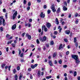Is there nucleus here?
Returning a JSON list of instances; mask_svg holds the SVG:
<instances>
[{
	"label": "nucleus",
	"instance_id": "35",
	"mask_svg": "<svg viewBox=\"0 0 80 80\" xmlns=\"http://www.w3.org/2000/svg\"><path fill=\"white\" fill-rule=\"evenodd\" d=\"M50 12H51V10H48V14H49L50 13Z\"/></svg>",
	"mask_w": 80,
	"mask_h": 80
},
{
	"label": "nucleus",
	"instance_id": "53",
	"mask_svg": "<svg viewBox=\"0 0 80 80\" xmlns=\"http://www.w3.org/2000/svg\"><path fill=\"white\" fill-rule=\"evenodd\" d=\"M62 28H60L59 29V32H60V33L61 32V31H62Z\"/></svg>",
	"mask_w": 80,
	"mask_h": 80
},
{
	"label": "nucleus",
	"instance_id": "63",
	"mask_svg": "<svg viewBox=\"0 0 80 80\" xmlns=\"http://www.w3.org/2000/svg\"><path fill=\"white\" fill-rule=\"evenodd\" d=\"M77 79L78 80H80V77L79 76V77H78Z\"/></svg>",
	"mask_w": 80,
	"mask_h": 80
},
{
	"label": "nucleus",
	"instance_id": "9",
	"mask_svg": "<svg viewBox=\"0 0 80 80\" xmlns=\"http://www.w3.org/2000/svg\"><path fill=\"white\" fill-rule=\"evenodd\" d=\"M16 27H17V26L16 25V24H14V25H13L12 27V29L13 30H15V29L16 28Z\"/></svg>",
	"mask_w": 80,
	"mask_h": 80
},
{
	"label": "nucleus",
	"instance_id": "46",
	"mask_svg": "<svg viewBox=\"0 0 80 80\" xmlns=\"http://www.w3.org/2000/svg\"><path fill=\"white\" fill-rule=\"evenodd\" d=\"M3 18V16H1L0 17V20H2Z\"/></svg>",
	"mask_w": 80,
	"mask_h": 80
},
{
	"label": "nucleus",
	"instance_id": "39",
	"mask_svg": "<svg viewBox=\"0 0 80 80\" xmlns=\"http://www.w3.org/2000/svg\"><path fill=\"white\" fill-rule=\"evenodd\" d=\"M43 8H44L45 9L46 8H47V6L46 5H44L43 6Z\"/></svg>",
	"mask_w": 80,
	"mask_h": 80
},
{
	"label": "nucleus",
	"instance_id": "21",
	"mask_svg": "<svg viewBox=\"0 0 80 80\" xmlns=\"http://www.w3.org/2000/svg\"><path fill=\"white\" fill-rule=\"evenodd\" d=\"M52 78V76H47L46 77L47 79H49Z\"/></svg>",
	"mask_w": 80,
	"mask_h": 80
},
{
	"label": "nucleus",
	"instance_id": "43",
	"mask_svg": "<svg viewBox=\"0 0 80 80\" xmlns=\"http://www.w3.org/2000/svg\"><path fill=\"white\" fill-rule=\"evenodd\" d=\"M10 35L9 34H7L6 35V37L7 38H8V37H9Z\"/></svg>",
	"mask_w": 80,
	"mask_h": 80
},
{
	"label": "nucleus",
	"instance_id": "47",
	"mask_svg": "<svg viewBox=\"0 0 80 80\" xmlns=\"http://www.w3.org/2000/svg\"><path fill=\"white\" fill-rule=\"evenodd\" d=\"M28 27H31V24L28 23Z\"/></svg>",
	"mask_w": 80,
	"mask_h": 80
},
{
	"label": "nucleus",
	"instance_id": "37",
	"mask_svg": "<svg viewBox=\"0 0 80 80\" xmlns=\"http://www.w3.org/2000/svg\"><path fill=\"white\" fill-rule=\"evenodd\" d=\"M78 20L77 19V20H76V24H78Z\"/></svg>",
	"mask_w": 80,
	"mask_h": 80
},
{
	"label": "nucleus",
	"instance_id": "41",
	"mask_svg": "<svg viewBox=\"0 0 80 80\" xmlns=\"http://www.w3.org/2000/svg\"><path fill=\"white\" fill-rule=\"evenodd\" d=\"M10 68H11V66H9L8 67L9 71H10Z\"/></svg>",
	"mask_w": 80,
	"mask_h": 80
},
{
	"label": "nucleus",
	"instance_id": "22",
	"mask_svg": "<svg viewBox=\"0 0 80 80\" xmlns=\"http://www.w3.org/2000/svg\"><path fill=\"white\" fill-rule=\"evenodd\" d=\"M23 77V75L22 74H20L19 76V80H21L22 77Z\"/></svg>",
	"mask_w": 80,
	"mask_h": 80
},
{
	"label": "nucleus",
	"instance_id": "3",
	"mask_svg": "<svg viewBox=\"0 0 80 80\" xmlns=\"http://www.w3.org/2000/svg\"><path fill=\"white\" fill-rule=\"evenodd\" d=\"M17 11H16L13 14V16L12 17V19L13 20H14V19L15 18V17H17Z\"/></svg>",
	"mask_w": 80,
	"mask_h": 80
},
{
	"label": "nucleus",
	"instance_id": "40",
	"mask_svg": "<svg viewBox=\"0 0 80 80\" xmlns=\"http://www.w3.org/2000/svg\"><path fill=\"white\" fill-rule=\"evenodd\" d=\"M63 67V68H67V65H64Z\"/></svg>",
	"mask_w": 80,
	"mask_h": 80
},
{
	"label": "nucleus",
	"instance_id": "28",
	"mask_svg": "<svg viewBox=\"0 0 80 80\" xmlns=\"http://www.w3.org/2000/svg\"><path fill=\"white\" fill-rule=\"evenodd\" d=\"M25 33H26L25 32H24L22 34V37H24V36H25Z\"/></svg>",
	"mask_w": 80,
	"mask_h": 80
},
{
	"label": "nucleus",
	"instance_id": "26",
	"mask_svg": "<svg viewBox=\"0 0 80 80\" xmlns=\"http://www.w3.org/2000/svg\"><path fill=\"white\" fill-rule=\"evenodd\" d=\"M53 43H54V42L53 41H51L50 42L51 45H53Z\"/></svg>",
	"mask_w": 80,
	"mask_h": 80
},
{
	"label": "nucleus",
	"instance_id": "62",
	"mask_svg": "<svg viewBox=\"0 0 80 80\" xmlns=\"http://www.w3.org/2000/svg\"><path fill=\"white\" fill-rule=\"evenodd\" d=\"M17 40H14V42L15 43H17Z\"/></svg>",
	"mask_w": 80,
	"mask_h": 80
},
{
	"label": "nucleus",
	"instance_id": "58",
	"mask_svg": "<svg viewBox=\"0 0 80 80\" xmlns=\"http://www.w3.org/2000/svg\"><path fill=\"white\" fill-rule=\"evenodd\" d=\"M58 22V18H57L56 19V22Z\"/></svg>",
	"mask_w": 80,
	"mask_h": 80
},
{
	"label": "nucleus",
	"instance_id": "18",
	"mask_svg": "<svg viewBox=\"0 0 80 80\" xmlns=\"http://www.w3.org/2000/svg\"><path fill=\"white\" fill-rule=\"evenodd\" d=\"M40 73H41V72L40 71H38V75L39 77H40Z\"/></svg>",
	"mask_w": 80,
	"mask_h": 80
},
{
	"label": "nucleus",
	"instance_id": "16",
	"mask_svg": "<svg viewBox=\"0 0 80 80\" xmlns=\"http://www.w3.org/2000/svg\"><path fill=\"white\" fill-rule=\"evenodd\" d=\"M60 8H59L58 10L57 11V13H60Z\"/></svg>",
	"mask_w": 80,
	"mask_h": 80
},
{
	"label": "nucleus",
	"instance_id": "50",
	"mask_svg": "<svg viewBox=\"0 0 80 80\" xmlns=\"http://www.w3.org/2000/svg\"><path fill=\"white\" fill-rule=\"evenodd\" d=\"M3 12H6V9H5V8L3 9Z\"/></svg>",
	"mask_w": 80,
	"mask_h": 80
},
{
	"label": "nucleus",
	"instance_id": "2",
	"mask_svg": "<svg viewBox=\"0 0 80 80\" xmlns=\"http://www.w3.org/2000/svg\"><path fill=\"white\" fill-rule=\"evenodd\" d=\"M71 57L72 58H73L74 60H77L78 58V56L76 55H71Z\"/></svg>",
	"mask_w": 80,
	"mask_h": 80
},
{
	"label": "nucleus",
	"instance_id": "32",
	"mask_svg": "<svg viewBox=\"0 0 80 80\" xmlns=\"http://www.w3.org/2000/svg\"><path fill=\"white\" fill-rule=\"evenodd\" d=\"M12 41H10L8 42V45L10 44H10L12 43Z\"/></svg>",
	"mask_w": 80,
	"mask_h": 80
},
{
	"label": "nucleus",
	"instance_id": "30",
	"mask_svg": "<svg viewBox=\"0 0 80 80\" xmlns=\"http://www.w3.org/2000/svg\"><path fill=\"white\" fill-rule=\"evenodd\" d=\"M26 3H27V1H26V0H24L23 1L24 4H26Z\"/></svg>",
	"mask_w": 80,
	"mask_h": 80
},
{
	"label": "nucleus",
	"instance_id": "42",
	"mask_svg": "<svg viewBox=\"0 0 80 80\" xmlns=\"http://www.w3.org/2000/svg\"><path fill=\"white\" fill-rule=\"evenodd\" d=\"M12 46L13 47H15V44H12Z\"/></svg>",
	"mask_w": 80,
	"mask_h": 80
},
{
	"label": "nucleus",
	"instance_id": "7",
	"mask_svg": "<svg viewBox=\"0 0 80 80\" xmlns=\"http://www.w3.org/2000/svg\"><path fill=\"white\" fill-rule=\"evenodd\" d=\"M40 16L41 18H43L45 17V14H43V12H41Z\"/></svg>",
	"mask_w": 80,
	"mask_h": 80
},
{
	"label": "nucleus",
	"instance_id": "56",
	"mask_svg": "<svg viewBox=\"0 0 80 80\" xmlns=\"http://www.w3.org/2000/svg\"><path fill=\"white\" fill-rule=\"evenodd\" d=\"M8 50H9L8 47L7 48H6V51H7V52H8Z\"/></svg>",
	"mask_w": 80,
	"mask_h": 80
},
{
	"label": "nucleus",
	"instance_id": "19",
	"mask_svg": "<svg viewBox=\"0 0 80 80\" xmlns=\"http://www.w3.org/2000/svg\"><path fill=\"white\" fill-rule=\"evenodd\" d=\"M56 55H57V52H55L53 55V57H55Z\"/></svg>",
	"mask_w": 80,
	"mask_h": 80
},
{
	"label": "nucleus",
	"instance_id": "4",
	"mask_svg": "<svg viewBox=\"0 0 80 80\" xmlns=\"http://www.w3.org/2000/svg\"><path fill=\"white\" fill-rule=\"evenodd\" d=\"M46 27L48 28H50V27H51V24L49 22H47L46 24Z\"/></svg>",
	"mask_w": 80,
	"mask_h": 80
},
{
	"label": "nucleus",
	"instance_id": "57",
	"mask_svg": "<svg viewBox=\"0 0 80 80\" xmlns=\"http://www.w3.org/2000/svg\"><path fill=\"white\" fill-rule=\"evenodd\" d=\"M67 73H64V77H67Z\"/></svg>",
	"mask_w": 80,
	"mask_h": 80
},
{
	"label": "nucleus",
	"instance_id": "12",
	"mask_svg": "<svg viewBox=\"0 0 80 80\" xmlns=\"http://www.w3.org/2000/svg\"><path fill=\"white\" fill-rule=\"evenodd\" d=\"M68 8L66 7V6H64L63 7V10L64 11H67V10Z\"/></svg>",
	"mask_w": 80,
	"mask_h": 80
},
{
	"label": "nucleus",
	"instance_id": "44",
	"mask_svg": "<svg viewBox=\"0 0 80 80\" xmlns=\"http://www.w3.org/2000/svg\"><path fill=\"white\" fill-rule=\"evenodd\" d=\"M0 30L1 32L3 31V28L2 27H1L0 28Z\"/></svg>",
	"mask_w": 80,
	"mask_h": 80
},
{
	"label": "nucleus",
	"instance_id": "31",
	"mask_svg": "<svg viewBox=\"0 0 80 80\" xmlns=\"http://www.w3.org/2000/svg\"><path fill=\"white\" fill-rule=\"evenodd\" d=\"M59 62L60 63V64H61L62 63V61L61 60H60Z\"/></svg>",
	"mask_w": 80,
	"mask_h": 80
},
{
	"label": "nucleus",
	"instance_id": "20",
	"mask_svg": "<svg viewBox=\"0 0 80 80\" xmlns=\"http://www.w3.org/2000/svg\"><path fill=\"white\" fill-rule=\"evenodd\" d=\"M74 42L75 43H76L77 42V38L76 37H75L74 38Z\"/></svg>",
	"mask_w": 80,
	"mask_h": 80
},
{
	"label": "nucleus",
	"instance_id": "51",
	"mask_svg": "<svg viewBox=\"0 0 80 80\" xmlns=\"http://www.w3.org/2000/svg\"><path fill=\"white\" fill-rule=\"evenodd\" d=\"M69 51H68L66 52V54L67 55H68L69 54Z\"/></svg>",
	"mask_w": 80,
	"mask_h": 80
},
{
	"label": "nucleus",
	"instance_id": "55",
	"mask_svg": "<svg viewBox=\"0 0 80 80\" xmlns=\"http://www.w3.org/2000/svg\"><path fill=\"white\" fill-rule=\"evenodd\" d=\"M78 13H76L75 15V17H77V16H78Z\"/></svg>",
	"mask_w": 80,
	"mask_h": 80
},
{
	"label": "nucleus",
	"instance_id": "33",
	"mask_svg": "<svg viewBox=\"0 0 80 80\" xmlns=\"http://www.w3.org/2000/svg\"><path fill=\"white\" fill-rule=\"evenodd\" d=\"M37 43L38 44L40 43V42L39 41V40H38V39H37Z\"/></svg>",
	"mask_w": 80,
	"mask_h": 80
},
{
	"label": "nucleus",
	"instance_id": "34",
	"mask_svg": "<svg viewBox=\"0 0 80 80\" xmlns=\"http://www.w3.org/2000/svg\"><path fill=\"white\" fill-rule=\"evenodd\" d=\"M16 70L15 69H14L13 70V73H16Z\"/></svg>",
	"mask_w": 80,
	"mask_h": 80
},
{
	"label": "nucleus",
	"instance_id": "25",
	"mask_svg": "<svg viewBox=\"0 0 80 80\" xmlns=\"http://www.w3.org/2000/svg\"><path fill=\"white\" fill-rule=\"evenodd\" d=\"M77 75V72L76 71H75L74 72V77H75Z\"/></svg>",
	"mask_w": 80,
	"mask_h": 80
},
{
	"label": "nucleus",
	"instance_id": "24",
	"mask_svg": "<svg viewBox=\"0 0 80 80\" xmlns=\"http://www.w3.org/2000/svg\"><path fill=\"white\" fill-rule=\"evenodd\" d=\"M5 64H3L2 65L1 67H2V68H4V67H5Z\"/></svg>",
	"mask_w": 80,
	"mask_h": 80
},
{
	"label": "nucleus",
	"instance_id": "29",
	"mask_svg": "<svg viewBox=\"0 0 80 80\" xmlns=\"http://www.w3.org/2000/svg\"><path fill=\"white\" fill-rule=\"evenodd\" d=\"M30 6H28V8H27V10H28H28H30Z\"/></svg>",
	"mask_w": 80,
	"mask_h": 80
},
{
	"label": "nucleus",
	"instance_id": "54",
	"mask_svg": "<svg viewBox=\"0 0 80 80\" xmlns=\"http://www.w3.org/2000/svg\"><path fill=\"white\" fill-rule=\"evenodd\" d=\"M31 70H32V69H31V68H28V71L29 72H30V71H31Z\"/></svg>",
	"mask_w": 80,
	"mask_h": 80
},
{
	"label": "nucleus",
	"instance_id": "27",
	"mask_svg": "<svg viewBox=\"0 0 80 80\" xmlns=\"http://www.w3.org/2000/svg\"><path fill=\"white\" fill-rule=\"evenodd\" d=\"M58 32L57 31H54V35H57Z\"/></svg>",
	"mask_w": 80,
	"mask_h": 80
},
{
	"label": "nucleus",
	"instance_id": "13",
	"mask_svg": "<svg viewBox=\"0 0 80 80\" xmlns=\"http://www.w3.org/2000/svg\"><path fill=\"white\" fill-rule=\"evenodd\" d=\"M66 34H67L68 35H69V34H70V31L67 30L66 31Z\"/></svg>",
	"mask_w": 80,
	"mask_h": 80
},
{
	"label": "nucleus",
	"instance_id": "10",
	"mask_svg": "<svg viewBox=\"0 0 80 80\" xmlns=\"http://www.w3.org/2000/svg\"><path fill=\"white\" fill-rule=\"evenodd\" d=\"M48 63L50 66H51V67H52V66H53V63H52V62L51 61H48Z\"/></svg>",
	"mask_w": 80,
	"mask_h": 80
},
{
	"label": "nucleus",
	"instance_id": "49",
	"mask_svg": "<svg viewBox=\"0 0 80 80\" xmlns=\"http://www.w3.org/2000/svg\"><path fill=\"white\" fill-rule=\"evenodd\" d=\"M23 53H22L20 55V57H23Z\"/></svg>",
	"mask_w": 80,
	"mask_h": 80
},
{
	"label": "nucleus",
	"instance_id": "14",
	"mask_svg": "<svg viewBox=\"0 0 80 80\" xmlns=\"http://www.w3.org/2000/svg\"><path fill=\"white\" fill-rule=\"evenodd\" d=\"M62 48H63V47H62V44H61L59 48V50H61Z\"/></svg>",
	"mask_w": 80,
	"mask_h": 80
},
{
	"label": "nucleus",
	"instance_id": "48",
	"mask_svg": "<svg viewBox=\"0 0 80 80\" xmlns=\"http://www.w3.org/2000/svg\"><path fill=\"white\" fill-rule=\"evenodd\" d=\"M68 18H71V14H69L68 15Z\"/></svg>",
	"mask_w": 80,
	"mask_h": 80
},
{
	"label": "nucleus",
	"instance_id": "6",
	"mask_svg": "<svg viewBox=\"0 0 80 80\" xmlns=\"http://www.w3.org/2000/svg\"><path fill=\"white\" fill-rule=\"evenodd\" d=\"M51 9H52L53 12H56V10L55 9V8H54V7L53 5H52V6L51 7Z\"/></svg>",
	"mask_w": 80,
	"mask_h": 80
},
{
	"label": "nucleus",
	"instance_id": "17",
	"mask_svg": "<svg viewBox=\"0 0 80 80\" xmlns=\"http://www.w3.org/2000/svg\"><path fill=\"white\" fill-rule=\"evenodd\" d=\"M76 62L77 63H79L80 61L78 60V58L77 59H76Z\"/></svg>",
	"mask_w": 80,
	"mask_h": 80
},
{
	"label": "nucleus",
	"instance_id": "60",
	"mask_svg": "<svg viewBox=\"0 0 80 80\" xmlns=\"http://www.w3.org/2000/svg\"><path fill=\"white\" fill-rule=\"evenodd\" d=\"M28 24H29L28 23L25 24V26L27 27V26H28Z\"/></svg>",
	"mask_w": 80,
	"mask_h": 80
},
{
	"label": "nucleus",
	"instance_id": "1",
	"mask_svg": "<svg viewBox=\"0 0 80 80\" xmlns=\"http://www.w3.org/2000/svg\"><path fill=\"white\" fill-rule=\"evenodd\" d=\"M39 40H40L41 42H44L47 40V37L46 36H44L43 38L42 37H40L39 38Z\"/></svg>",
	"mask_w": 80,
	"mask_h": 80
},
{
	"label": "nucleus",
	"instance_id": "23",
	"mask_svg": "<svg viewBox=\"0 0 80 80\" xmlns=\"http://www.w3.org/2000/svg\"><path fill=\"white\" fill-rule=\"evenodd\" d=\"M20 67L19 66H18L17 67V70H20Z\"/></svg>",
	"mask_w": 80,
	"mask_h": 80
},
{
	"label": "nucleus",
	"instance_id": "8",
	"mask_svg": "<svg viewBox=\"0 0 80 80\" xmlns=\"http://www.w3.org/2000/svg\"><path fill=\"white\" fill-rule=\"evenodd\" d=\"M44 28V31L45 32H47L48 31V29L46 28V27H45V26L44 25L42 26V28Z\"/></svg>",
	"mask_w": 80,
	"mask_h": 80
},
{
	"label": "nucleus",
	"instance_id": "61",
	"mask_svg": "<svg viewBox=\"0 0 80 80\" xmlns=\"http://www.w3.org/2000/svg\"><path fill=\"white\" fill-rule=\"evenodd\" d=\"M34 46L33 45V44H32L31 45V47H34Z\"/></svg>",
	"mask_w": 80,
	"mask_h": 80
},
{
	"label": "nucleus",
	"instance_id": "11",
	"mask_svg": "<svg viewBox=\"0 0 80 80\" xmlns=\"http://www.w3.org/2000/svg\"><path fill=\"white\" fill-rule=\"evenodd\" d=\"M2 23L3 26H5L6 23H5V19H3Z\"/></svg>",
	"mask_w": 80,
	"mask_h": 80
},
{
	"label": "nucleus",
	"instance_id": "36",
	"mask_svg": "<svg viewBox=\"0 0 80 80\" xmlns=\"http://www.w3.org/2000/svg\"><path fill=\"white\" fill-rule=\"evenodd\" d=\"M35 68V66H34V65H32V66H31V68H33V69Z\"/></svg>",
	"mask_w": 80,
	"mask_h": 80
},
{
	"label": "nucleus",
	"instance_id": "59",
	"mask_svg": "<svg viewBox=\"0 0 80 80\" xmlns=\"http://www.w3.org/2000/svg\"><path fill=\"white\" fill-rule=\"evenodd\" d=\"M30 78L31 79H33V77L31 75H30Z\"/></svg>",
	"mask_w": 80,
	"mask_h": 80
},
{
	"label": "nucleus",
	"instance_id": "64",
	"mask_svg": "<svg viewBox=\"0 0 80 80\" xmlns=\"http://www.w3.org/2000/svg\"><path fill=\"white\" fill-rule=\"evenodd\" d=\"M65 80H68V79L67 78V77H65L64 78Z\"/></svg>",
	"mask_w": 80,
	"mask_h": 80
},
{
	"label": "nucleus",
	"instance_id": "15",
	"mask_svg": "<svg viewBox=\"0 0 80 80\" xmlns=\"http://www.w3.org/2000/svg\"><path fill=\"white\" fill-rule=\"evenodd\" d=\"M14 78H15V80H18V76L17 74L15 75V76H14Z\"/></svg>",
	"mask_w": 80,
	"mask_h": 80
},
{
	"label": "nucleus",
	"instance_id": "38",
	"mask_svg": "<svg viewBox=\"0 0 80 80\" xmlns=\"http://www.w3.org/2000/svg\"><path fill=\"white\" fill-rule=\"evenodd\" d=\"M28 6H29V7H30V5H31V3H30V2H29L28 3Z\"/></svg>",
	"mask_w": 80,
	"mask_h": 80
},
{
	"label": "nucleus",
	"instance_id": "5",
	"mask_svg": "<svg viewBox=\"0 0 80 80\" xmlns=\"http://www.w3.org/2000/svg\"><path fill=\"white\" fill-rule=\"evenodd\" d=\"M26 37H27L29 40H31V38H32V37L30 35H29L28 34V33H27L26 35Z\"/></svg>",
	"mask_w": 80,
	"mask_h": 80
},
{
	"label": "nucleus",
	"instance_id": "45",
	"mask_svg": "<svg viewBox=\"0 0 80 80\" xmlns=\"http://www.w3.org/2000/svg\"><path fill=\"white\" fill-rule=\"evenodd\" d=\"M22 52V51L20 50H19V55H20L21 54V53Z\"/></svg>",
	"mask_w": 80,
	"mask_h": 80
},
{
	"label": "nucleus",
	"instance_id": "52",
	"mask_svg": "<svg viewBox=\"0 0 80 80\" xmlns=\"http://www.w3.org/2000/svg\"><path fill=\"white\" fill-rule=\"evenodd\" d=\"M64 41H65V42H68V40H67V39H64Z\"/></svg>",
	"mask_w": 80,
	"mask_h": 80
}]
</instances>
